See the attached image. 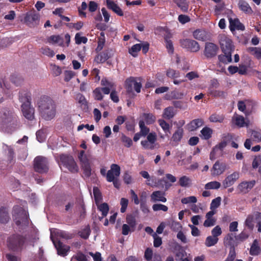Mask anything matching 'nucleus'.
Returning a JSON list of instances; mask_svg holds the SVG:
<instances>
[{"mask_svg":"<svg viewBox=\"0 0 261 261\" xmlns=\"http://www.w3.org/2000/svg\"><path fill=\"white\" fill-rule=\"evenodd\" d=\"M219 49V46L216 44L212 42H206L203 54L207 59H211L216 56Z\"/></svg>","mask_w":261,"mask_h":261,"instance_id":"9","label":"nucleus"},{"mask_svg":"<svg viewBox=\"0 0 261 261\" xmlns=\"http://www.w3.org/2000/svg\"><path fill=\"white\" fill-rule=\"evenodd\" d=\"M218 238H215L214 236H208L205 240V245L206 247H211L215 245L218 242Z\"/></svg>","mask_w":261,"mask_h":261,"instance_id":"43","label":"nucleus"},{"mask_svg":"<svg viewBox=\"0 0 261 261\" xmlns=\"http://www.w3.org/2000/svg\"><path fill=\"white\" fill-rule=\"evenodd\" d=\"M221 198L218 197L212 200L210 205L211 211L218 208L221 204Z\"/></svg>","mask_w":261,"mask_h":261,"instance_id":"59","label":"nucleus"},{"mask_svg":"<svg viewBox=\"0 0 261 261\" xmlns=\"http://www.w3.org/2000/svg\"><path fill=\"white\" fill-rule=\"evenodd\" d=\"M58 236L66 240H70L73 239L75 234L74 233H70L69 232L60 230L57 232Z\"/></svg>","mask_w":261,"mask_h":261,"instance_id":"44","label":"nucleus"},{"mask_svg":"<svg viewBox=\"0 0 261 261\" xmlns=\"http://www.w3.org/2000/svg\"><path fill=\"white\" fill-rule=\"evenodd\" d=\"M93 93L94 98L96 100L100 101L103 98V96L102 94L101 89H100V87L95 88L93 90Z\"/></svg>","mask_w":261,"mask_h":261,"instance_id":"55","label":"nucleus"},{"mask_svg":"<svg viewBox=\"0 0 261 261\" xmlns=\"http://www.w3.org/2000/svg\"><path fill=\"white\" fill-rule=\"evenodd\" d=\"M248 51L254 55L257 59H261V48H257L255 47H249Z\"/></svg>","mask_w":261,"mask_h":261,"instance_id":"48","label":"nucleus"},{"mask_svg":"<svg viewBox=\"0 0 261 261\" xmlns=\"http://www.w3.org/2000/svg\"><path fill=\"white\" fill-rule=\"evenodd\" d=\"M222 52L231 53L234 49L232 40L226 36L221 37L220 41Z\"/></svg>","mask_w":261,"mask_h":261,"instance_id":"11","label":"nucleus"},{"mask_svg":"<svg viewBox=\"0 0 261 261\" xmlns=\"http://www.w3.org/2000/svg\"><path fill=\"white\" fill-rule=\"evenodd\" d=\"M255 184V181L254 180L249 181H244L239 184L238 189L240 192L246 194L253 188Z\"/></svg>","mask_w":261,"mask_h":261,"instance_id":"19","label":"nucleus"},{"mask_svg":"<svg viewBox=\"0 0 261 261\" xmlns=\"http://www.w3.org/2000/svg\"><path fill=\"white\" fill-rule=\"evenodd\" d=\"M53 242L59 255L65 256L67 255L70 249V246L63 244L60 241L53 240Z\"/></svg>","mask_w":261,"mask_h":261,"instance_id":"14","label":"nucleus"},{"mask_svg":"<svg viewBox=\"0 0 261 261\" xmlns=\"http://www.w3.org/2000/svg\"><path fill=\"white\" fill-rule=\"evenodd\" d=\"M48 42L50 43H59L60 46H64L63 40L59 35H52L47 39Z\"/></svg>","mask_w":261,"mask_h":261,"instance_id":"41","label":"nucleus"},{"mask_svg":"<svg viewBox=\"0 0 261 261\" xmlns=\"http://www.w3.org/2000/svg\"><path fill=\"white\" fill-rule=\"evenodd\" d=\"M193 37L198 40L204 41L207 38V32L202 29H197L193 32Z\"/></svg>","mask_w":261,"mask_h":261,"instance_id":"25","label":"nucleus"},{"mask_svg":"<svg viewBox=\"0 0 261 261\" xmlns=\"http://www.w3.org/2000/svg\"><path fill=\"white\" fill-rule=\"evenodd\" d=\"M213 129L210 127L205 126L203 127L200 131L201 135L200 137L202 139L208 140L212 137L213 134Z\"/></svg>","mask_w":261,"mask_h":261,"instance_id":"32","label":"nucleus"},{"mask_svg":"<svg viewBox=\"0 0 261 261\" xmlns=\"http://www.w3.org/2000/svg\"><path fill=\"white\" fill-rule=\"evenodd\" d=\"M191 180L189 177L187 176H182L179 179L178 181L179 185L182 187H189L191 184Z\"/></svg>","mask_w":261,"mask_h":261,"instance_id":"45","label":"nucleus"},{"mask_svg":"<svg viewBox=\"0 0 261 261\" xmlns=\"http://www.w3.org/2000/svg\"><path fill=\"white\" fill-rule=\"evenodd\" d=\"M223 139V141L216 145L215 149L218 148L220 150H222L226 146L227 142L232 139V136L231 134H228L224 137Z\"/></svg>","mask_w":261,"mask_h":261,"instance_id":"33","label":"nucleus"},{"mask_svg":"<svg viewBox=\"0 0 261 261\" xmlns=\"http://www.w3.org/2000/svg\"><path fill=\"white\" fill-rule=\"evenodd\" d=\"M166 75L168 77L175 79L180 76V73L178 71L169 68L167 70Z\"/></svg>","mask_w":261,"mask_h":261,"instance_id":"50","label":"nucleus"},{"mask_svg":"<svg viewBox=\"0 0 261 261\" xmlns=\"http://www.w3.org/2000/svg\"><path fill=\"white\" fill-rule=\"evenodd\" d=\"M126 221L128 225L131 227L132 231H134L137 225L135 217L132 215H127Z\"/></svg>","mask_w":261,"mask_h":261,"instance_id":"39","label":"nucleus"},{"mask_svg":"<svg viewBox=\"0 0 261 261\" xmlns=\"http://www.w3.org/2000/svg\"><path fill=\"white\" fill-rule=\"evenodd\" d=\"M204 124V121L202 119H195L191 121L187 125L188 129L190 132L196 130L198 128Z\"/></svg>","mask_w":261,"mask_h":261,"instance_id":"23","label":"nucleus"},{"mask_svg":"<svg viewBox=\"0 0 261 261\" xmlns=\"http://www.w3.org/2000/svg\"><path fill=\"white\" fill-rule=\"evenodd\" d=\"M158 123L165 133H170V125L165 120L162 119H160L158 120Z\"/></svg>","mask_w":261,"mask_h":261,"instance_id":"49","label":"nucleus"},{"mask_svg":"<svg viewBox=\"0 0 261 261\" xmlns=\"http://www.w3.org/2000/svg\"><path fill=\"white\" fill-rule=\"evenodd\" d=\"M166 47L168 50V52L170 54H173L174 51L172 41L170 39V36L169 35H166L164 37Z\"/></svg>","mask_w":261,"mask_h":261,"instance_id":"36","label":"nucleus"},{"mask_svg":"<svg viewBox=\"0 0 261 261\" xmlns=\"http://www.w3.org/2000/svg\"><path fill=\"white\" fill-rule=\"evenodd\" d=\"M184 129L181 127H178L177 129L174 133L172 137V140L175 142H179L182 138Z\"/></svg>","mask_w":261,"mask_h":261,"instance_id":"37","label":"nucleus"},{"mask_svg":"<svg viewBox=\"0 0 261 261\" xmlns=\"http://www.w3.org/2000/svg\"><path fill=\"white\" fill-rule=\"evenodd\" d=\"M143 120L147 125H150L154 123L156 120V117L152 113H143L142 115Z\"/></svg>","mask_w":261,"mask_h":261,"instance_id":"29","label":"nucleus"},{"mask_svg":"<svg viewBox=\"0 0 261 261\" xmlns=\"http://www.w3.org/2000/svg\"><path fill=\"white\" fill-rule=\"evenodd\" d=\"M60 160L63 166L67 168L70 172L72 173L78 172V166L72 155L64 154H61L60 155Z\"/></svg>","mask_w":261,"mask_h":261,"instance_id":"6","label":"nucleus"},{"mask_svg":"<svg viewBox=\"0 0 261 261\" xmlns=\"http://www.w3.org/2000/svg\"><path fill=\"white\" fill-rule=\"evenodd\" d=\"M215 212L214 211H210L205 215L206 220L204 221L203 225L205 227H211L215 225L216 220L213 217Z\"/></svg>","mask_w":261,"mask_h":261,"instance_id":"24","label":"nucleus"},{"mask_svg":"<svg viewBox=\"0 0 261 261\" xmlns=\"http://www.w3.org/2000/svg\"><path fill=\"white\" fill-rule=\"evenodd\" d=\"M180 46L187 50L192 53L198 52L200 50V45L195 40L186 38L179 40Z\"/></svg>","mask_w":261,"mask_h":261,"instance_id":"8","label":"nucleus"},{"mask_svg":"<svg viewBox=\"0 0 261 261\" xmlns=\"http://www.w3.org/2000/svg\"><path fill=\"white\" fill-rule=\"evenodd\" d=\"M150 197L151 201L154 202L157 201L165 202L167 201V198L165 197V193L161 191L153 192Z\"/></svg>","mask_w":261,"mask_h":261,"instance_id":"22","label":"nucleus"},{"mask_svg":"<svg viewBox=\"0 0 261 261\" xmlns=\"http://www.w3.org/2000/svg\"><path fill=\"white\" fill-rule=\"evenodd\" d=\"M176 112L172 107H168L165 108L163 114V117L166 119H170L174 117Z\"/></svg>","mask_w":261,"mask_h":261,"instance_id":"31","label":"nucleus"},{"mask_svg":"<svg viewBox=\"0 0 261 261\" xmlns=\"http://www.w3.org/2000/svg\"><path fill=\"white\" fill-rule=\"evenodd\" d=\"M139 125L142 135L146 136L149 132V128L145 126V122L143 120H140Z\"/></svg>","mask_w":261,"mask_h":261,"instance_id":"60","label":"nucleus"},{"mask_svg":"<svg viewBox=\"0 0 261 261\" xmlns=\"http://www.w3.org/2000/svg\"><path fill=\"white\" fill-rule=\"evenodd\" d=\"M239 178V173L238 172H234L227 176L222 182L224 188L226 189L233 185Z\"/></svg>","mask_w":261,"mask_h":261,"instance_id":"18","label":"nucleus"},{"mask_svg":"<svg viewBox=\"0 0 261 261\" xmlns=\"http://www.w3.org/2000/svg\"><path fill=\"white\" fill-rule=\"evenodd\" d=\"M209 119L210 121L212 122L221 123L223 121L224 117L223 115L214 114L210 116Z\"/></svg>","mask_w":261,"mask_h":261,"instance_id":"54","label":"nucleus"},{"mask_svg":"<svg viewBox=\"0 0 261 261\" xmlns=\"http://www.w3.org/2000/svg\"><path fill=\"white\" fill-rule=\"evenodd\" d=\"M93 192L95 202H97L100 201L102 199V195L99 188L97 187H94Z\"/></svg>","mask_w":261,"mask_h":261,"instance_id":"58","label":"nucleus"},{"mask_svg":"<svg viewBox=\"0 0 261 261\" xmlns=\"http://www.w3.org/2000/svg\"><path fill=\"white\" fill-rule=\"evenodd\" d=\"M251 138L255 142L258 143L261 142V130H251Z\"/></svg>","mask_w":261,"mask_h":261,"instance_id":"53","label":"nucleus"},{"mask_svg":"<svg viewBox=\"0 0 261 261\" xmlns=\"http://www.w3.org/2000/svg\"><path fill=\"white\" fill-rule=\"evenodd\" d=\"M91 233V229L89 225L86 226L84 229L78 232V234L81 238L85 240L89 238Z\"/></svg>","mask_w":261,"mask_h":261,"instance_id":"40","label":"nucleus"},{"mask_svg":"<svg viewBox=\"0 0 261 261\" xmlns=\"http://www.w3.org/2000/svg\"><path fill=\"white\" fill-rule=\"evenodd\" d=\"M224 54H221L218 56V58L220 62L224 64H227L232 61L231 53L223 52Z\"/></svg>","mask_w":261,"mask_h":261,"instance_id":"34","label":"nucleus"},{"mask_svg":"<svg viewBox=\"0 0 261 261\" xmlns=\"http://www.w3.org/2000/svg\"><path fill=\"white\" fill-rule=\"evenodd\" d=\"M221 186V184L217 181H211L205 185L206 189H218Z\"/></svg>","mask_w":261,"mask_h":261,"instance_id":"57","label":"nucleus"},{"mask_svg":"<svg viewBox=\"0 0 261 261\" xmlns=\"http://www.w3.org/2000/svg\"><path fill=\"white\" fill-rule=\"evenodd\" d=\"M28 245L26 236L15 233L10 235L7 239L8 249L16 253H21Z\"/></svg>","mask_w":261,"mask_h":261,"instance_id":"2","label":"nucleus"},{"mask_svg":"<svg viewBox=\"0 0 261 261\" xmlns=\"http://www.w3.org/2000/svg\"><path fill=\"white\" fill-rule=\"evenodd\" d=\"M40 52L44 55L49 57H53L55 56V53L53 50L51 49L48 46L41 47L40 49Z\"/></svg>","mask_w":261,"mask_h":261,"instance_id":"52","label":"nucleus"},{"mask_svg":"<svg viewBox=\"0 0 261 261\" xmlns=\"http://www.w3.org/2000/svg\"><path fill=\"white\" fill-rule=\"evenodd\" d=\"M133 86H134L136 92L140 93L141 92L142 88L141 82H137L136 77L130 76L125 81V88L127 93H129L133 92Z\"/></svg>","mask_w":261,"mask_h":261,"instance_id":"10","label":"nucleus"},{"mask_svg":"<svg viewBox=\"0 0 261 261\" xmlns=\"http://www.w3.org/2000/svg\"><path fill=\"white\" fill-rule=\"evenodd\" d=\"M98 210L102 213V218L106 217L109 211V207L107 203H103L98 206Z\"/></svg>","mask_w":261,"mask_h":261,"instance_id":"47","label":"nucleus"},{"mask_svg":"<svg viewBox=\"0 0 261 261\" xmlns=\"http://www.w3.org/2000/svg\"><path fill=\"white\" fill-rule=\"evenodd\" d=\"M17 122V118L13 112L6 108L0 110V128H7Z\"/></svg>","mask_w":261,"mask_h":261,"instance_id":"5","label":"nucleus"},{"mask_svg":"<svg viewBox=\"0 0 261 261\" xmlns=\"http://www.w3.org/2000/svg\"><path fill=\"white\" fill-rule=\"evenodd\" d=\"M226 169V164L225 163L216 162L211 169L212 176H218L222 174Z\"/></svg>","mask_w":261,"mask_h":261,"instance_id":"15","label":"nucleus"},{"mask_svg":"<svg viewBox=\"0 0 261 261\" xmlns=\"http://www.w3.org/2000/svg\"><path fill=\"white\" fill-rule=\"evenodd\" d=\"M120 174V167L119 165L113 164L111 166V169L108 170L106 174L107 180L112 182Z\"/></svg>","mask_w":261,"mask_h":261,"instance_id":"12","label":"nucleus"},{"mask_svg":"<svg viewBox=\"0 0 261 261\" xmlns=\"http://www.w3.org/2000/svg\"><path fill=\"white\" fill-rule=\"evenodd\" d=\"M235 236L232 233H228L224 238V245L229 249H235L238 246V242L236 240Z\"/></svg>","mask_w":261,"mask_h":261,"instance_id":"16","label":"nucleus"},{"mask_svg":"<svg viewBox=\"0 0 261 261\" xmlns=\"http://www.w3.org/2000/svg\"><path fill=\"white\" fill-rule=\"evenodd\" d=\"M34 170L39 173H45L48 172V162L46 158L41 156L36 157L34 160Z\"/></svg>","mask_w":261,"mask_h":261,"instance_id":"7","label":"nucleus"},{"mask_svg":"<svg viewBox=\"0 0 261 261\" xmlns=\"http://www.w3.org/2000/svg\"><path fill=\"white\" fill-rule=\"evenodd\" d=\"M24 21L29 27H35L38 24L39 15L36 13H28L24 17Z\"/></svg>","mask_w":261,"mask_h":261,"instance_id":"13","label":"nucleus"},{"mask_svg":"<svg viewBox=\"0 0 261 261\" xmlns=\"http://www.w3.org/2000/svg\"><path fill=\"white\" fill-rule=\"evenodd\" d=\"M261 252V248L258 245V241L255 239L253 241L249 251L250 255L253 256H256L260 254Z\"/></svg>","mask_w":261,"mask_h":261,"instance_id":"28","label":"nucleus"},{"mask_svg":"<svg viewBox=\"0 0 261 261\" xmlns=\"http://www.w3.org/2000/svg\"><path fill=\"white\" fill-rule=\"evenodd\" d=\"M37 106L40 115L42 119L49 121L56 115V104L55 101L47 95L41 96L37 100Z\"/></svg>","mask_w":261,"mask_h":261,"instance_id":"1","label":"nucleus"},{"mask_svg":"<svg viewBox=\"0 0 261 261\" xmlns=\"http://www.w3.org/2000/svg\"><path fill=\"white\" fill-rule=\"evenodd\" d=\"M111 51L110 49H107L98 54L94 58V61L97 64L103 63L111 58Z\"/></svg>","mask_w":261,"mask_h":261,"instance_id":"17","label":"nucleus"},{"mask_svg":"<svg viewBox=\"0 0 261 261\" xmlns=\"http://www.w3.org/2000/svg\"><path fill=\"white\" fill-rule=\"evenodd\" d=\"M78 158L81 163V166L90 164L89 160L85 154V151L84 150H81L80 152Z\"/></svg>","mask_w":261,"mask_h":261,"instance_id":"51","label":"nucleus"},{"mask_svg":"<svg viewBox=\"0 0 261 261\" xmlns=\"http://www.w3.org/2000/svg\"><path fill=\"white\" fill-rule=\"evenodd\" d=\"M255 218L257 221L256 227H257V231L259 232H261V213L256 212L255 213Z\"/></svg>","mask_w":261,"mask_h":261,"instance_id":"64","label":"nucleus"},{"mask_svg":"<svg viewBox=\"0 0 261 261\" xmlns=\"http://www.w3.org/2000/svg\"><path fill=\"white\" fill-rule=\"evenodd\" d=\"M121 141L124 143V146L126 147H130L133 144L132 140L124 134L122 135Z\"/></svg>","mask_w":261,"mask_h":261,"instance_id":"63","label":"nucleus"},{"mask_svg":"<svg viewBox=\"0 0 261 261\" xmlns=\"http://www.w3.org/2000/svg\"><path fill=\"white\" fill-rule=\"evenodd\" d=\"M184 95V93L183 92L175 89L172 91L169 94L166 95V99L168 100L173 99H179L182 98Z\"/></svg>","mask_w":261,"mask_h":261,"instance_id":"30","label":"nucleus"},{"mask_svg":"<svg viewBox=\"0 0 261 261\" xmlns=\"http://www.w3.org/2000/svg\"><path fill=\"white\" fill-rule=\"evenodd\" d=\"M255 218V213L253 215H249L245 220L246 226L250 230H252L254 227V220Z\"/></svg>","mask_w":261,"mask_h":261,"instance_id":"42","label":"nucleus"},{"mask_svg":"<svg viewBox=\"0 0 261 261\" xmlns=\"http://www.w3.org/2000/svg\"><path fill=\"white\" fill-rule=\"evenodd\" d=\"M75 99L77 101L83 110H86L88 109V102L84 95L80 93H77Z\"/></svg>","mask_w":261,"mask_h":261,"instance_id":"27","label":"nucleus"},{"mask_svg":"<svg viewBox=\"0 0 261 261\" xmlns=\"http://www.w3.org/2000/svg\"><path fill=\"white\" fill-rule=\"evenodd\" d=\"M249 237V234L244 231L237 236H235L236 240L239 243V242H243L246 240Z\"/></svg>","mask_w":261,"mask_h":261,"instance_id":"62","label":"nucleus"},{"mask_svg":"<svg viewBox=\"0 0 261 261\" xmlns=\"http://www.w3.org/2000/svg\"><path fill=\"white\" fill-rule=\"evenodd\" d=\"M143 197H144V198L145 199V198H146V193L145 192L142 193V195L141 196L140 209L144 214H147L149 213V210L148 207L146 203L145 200H143Z\"/></svg>","mask_w":261,"mask_h":261,"instance_id":"35","label":"nucleus"},{"mask_svg":"<svg viewBox=\"0 0 261 261\" xmlns=\"http://www.w3.org/2000/svg\"><path fill=\"white\" fill-rule=\"evenodd\" d=\"M81 33H77L75 36V42L76 44H81L82 43L86 44L88 39L86 37L81 36Z\"/></svg>","mask_w":261,"mask_h":261,"instance_id":"56","label":"nucleus"},{"mask_svg":"<svg viewBox=\"0 0 261 261\" xmlns=\"http://www.w3.org/2000/svg\"><path fill=\"white\" fill-rule=\"evenodd\" d=\"M19 99L22 102L21 110L23 116L28 120L34 118V108L31 106L32 94L28 90H22L19 92Z\"/></svg>","mask_w":261,"mask_h":261,"instance_id":"3","label":"nucleus"},{"mask_svg":"<svg viewBox=\"0 0 261 261\" xmlns=\"http://www.w3.org/2000/svg\"><path fill=\"white\" fill-rule=\"evenodd\" d=\"M177 6L184 12H187L189 8V4L186 0H173Z\"/></svg>","mask_w":261,"mask_h":261,"instance_id":"38","label":"nucleus"},{"mask_svg":"<svg viewBox=\"0 0 261 261\" xmlns=\"http://www.w3.org/2000/svg\"><path fill=\"white\" fill-rule=\"evenodd\" d=\"M10 220V217L8 208L1 206L0 207V223L6 224L9 222Z\"/></svg>","mask_w":261,"mask_h":261,"instance_id":"21","label":"nucleus"},{"mask_svg":"<svg viewBox=\"0 0 261 261\" xmlns=\"http://www.w3.org/2000/svg\"><path fill=\"white\" fill-rule=\"evenodd\" d=\"M141 44H136L129 49L128 52L133 57H136L138 56V53L141 50Z\"/></svg>","mask_w":261,"mask_h":261,"instance_id":"46","label":"nucleus"},{"mask_svg":"<svg viewBox=\"0 0 261 261\" xmlns=\"http://www.w3.org/2000/svg\"><path fill=\"white\" fill-rule=\"evenodd\" d=\"M152 209L154 211H162L163 212H167L168 210V207L162 204H154L152 205Z\"/></svg>","mask_w":261,"mask_h":261,"instance_id":"61","label":"nucleus"},{"mask_svg":"<svg viewBox=\"0 0 261 261\" xmlns=\"http://www.w3.org/2000/svg\"><path fill=\"white\" fill-rule=\"evenodd\" d=\"M174 250L175 256V260L176 261L183 259L186 256H188V255H187V252L183 249L182 246L177 243L175 244Z\"/></svg>","mask_w":261,"mask_h":261,"instance_id":"20","label":"nucleus"},{"mask_svg":"<svg viewBox=\"0 0 261 261\" xmlns=\"http://www.w3.org/2000/svg\"><path fill=\"white\" fill-rule=\"evenodd\" d=\"M238 5L239 9L245 14H251L253 13L252 8L245 1L239 0Z\"/></svg>","mask_w":261,"mask_h":261,"instance_id":"26","label":"nucleus"},{"mask_svg":"<svg viewBox=\"0 0 261 261\" xmlns=\"http://www.w3.org/2000/svg\"><path fill=\"white\" fill-rule=\"evenodd\" d=\"M13 219L18 226L28 227L29 225V213L22 207L19 206L14 207Z\"/></svg>","mask_w":261,"mask_h":261,"instance_id":"4","label":"nucleus"}]
</instances>
